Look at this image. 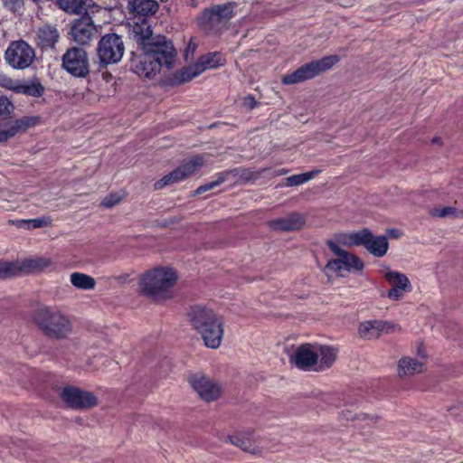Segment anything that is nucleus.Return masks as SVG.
I'll list each match as a JSON object with an SVG mask.
<instances>
[{
    "instance_id": "4468645a",
    "label": "nucleus",
    "mask_w": 463,
    "mask_h": 463,
    "mask_svg": "<svg viewBox=\"0 0 463 463\" xmlns=\"http://www.w3.org/2000/svg\"><path fill=\"white\" fill-rule=\"evenodd\" d=\"M397 325L382 320H370L362 323L359 326V335L366 339L378 338L382 334L393 332Z\"/></svg>"
},
{
    "instance_id": "423d86ee",
    "label": "nucleus",
    "mask_w": 463,
    "mask_h": 463,
    "mask_svg": "<svg viewBox=\"0 0 463 463\" xmlns=\"http://www.w3.org/2000/svg\"><path fill=\"white\" fill-rule=\"evenodd\" d=\"M330 250L336 256L335 259L328 260L326 269L345 277L351 270L360 271L364 269V263L359 257L342 249L334 241L326 242Z\"/></svg>"
},
{
    "instance_id": "ea45409f",
    "label": "nucleus",
    "mask_w": 463,
    "mask_h": 463,
    "mask_svg": "<svg viewBox=\"0 0 463 463\" xmlns=\"http://www.w3.org/2000/svg\"><path fill=\"white\" fill-rule=\"evenodd\" d=\"M120 200L121 197L118 194H110L102 200L101 204L106 208H111L118 204Z\"/></svg>"
},
{
    "instance_id": "37998d69",
    "label": "nucleus",
    "mask_w": 463,
    "mask_h": 463,
    "mask_svg": "<svg viewBox=\"0 0 463 463\" xmlns=\"http://www.w3.org/2000/svg\"><path fill=\"white\" fill-rule=\"evenodd\" d=\"M12 223L14 225H15L17 228L29 230L28 220H24V219L14 220V221H12Z\"/></svg>"
},
{
    "instance_id": "a18cd8bd",
    "label": "nucleus",
    "mask_w": 463,
    "mask_h": 463,
    "mask_svg": "<svg viewBox=\"0 0 463 463\" xmlns=\"http://www.w3.org/2000/svg\"><path fill=\"white\" fill-rule=\"evenodd\" d=\"M246 103L252 109L256 105V101L252 96H248L245 98Z\"/></svg>"
},
{
    "instance_id": "c03bdc74",
    "label": "nucleus",
    "mask_w": 463,
    "mask_h": 463,
    "mask_svg": "<svg viewBox=\"0 0 463 463\" xmlns=\"http://www.w3.org/2000/svg\"><path fill=\"white\" fill-rule=\"evenodd\" d=\"M342 416L343 418H345L346 420H354V418H356V415L353 414L351 411H342Z\"/></svg>"
},
{
    "instance_id": "c85d7f7f",
    "label": "nucleus",
    "mask_w": 463,
    "mask_h": 463,
    "mask_svg": "<svg viewBox=\"0 0 463 463\" xmlns=\"http://www.w3.org/2000/svg\"><path fill=\"white\" fill-rule=\"evenodd\" d=\"M71 283L77 288L90 290L94 288L95 279L84 273L74 272L71 275Z\"/></svg>"
},
{
    "instance_id": "c9c22d12",
    "label": "nucleus",
    "mask_w": 463,
    "mask_h": 463,
    "mask_svg": "<svg viewBox=\"0 0 463 463\" xmlns=\"http://www.w3.org/2000/svg\"><path fill=\"white\" fill-rule=\"evenodd\" d=\"M13 103L5 97H0V120L8 118L14 110Z\"/></svg>"
},
{
    "instance_id": "cd10ccee",
    "label": "nucleus",
    "mask_w": 463,
    "mask_h": 463,
    "mask_svg": "<svg viewBox=\"0 0 463 463\" xmlns=\"http://www.w3.org/2000/svg\"><path fill=\"white\" fill-rule=\"evenodd\" d=\"M363 239V230L351 232V233H339L335 236V243L340 246V244L353 247V246H361Z\"/></svg>"
},
{
    "instance_id": "20e7f679",
    "label": "nucleus",
    "mask_w": 463,
    "mask_h": 463,
    "mask_svg": "<svg viewBox=\"0 0 463 463\" xmlns=\"http://www.w3.org/2000/svg\"><path fill=\"white\" fill-rule=\"evenodd\" d=\"M33 320L50 337L63 338L71 331L69 318L61 312L48 307L37 309Z\"/></svg>"
},
{
    "instance_id": "dca6fc26",
    "label": "nucleus",
    "mask_w": 463,
    "mask_h": 463,
    "mask_svg": "<svg viewBox=\"0 0 463 463\" xmlns=\"http://www.w3.org/2000/svg\"><path fill=\"white\" fill-rule=\"evenodd\" d=\"M96 29L90 16H84L76 20L71 30V36L80 44L90 42Z\"/></svg>"
},
{
    "instance_id": "393cba45",
    "label": "nucleus",
    "mask_w": 463,
    "mask_h": 463,
    "mask_svg": "<svg viewBox=\"0 0 463 463\" xmlns=\"http://www.w3.org/2000/svg\"><path fill=\"white\" fill-rule=\"evenodd\" d=\"M318 357H320L319 362L317 361V367L315 371H323L328 369L332 366L336 359V350L333 347L329 346H320Z\"/></svg>"
},
{
    "instance_id": "473e14b6",
    "label": "nucleus",
    "mask_w": 463,
    "mask_h": 463,
    "mask_svg": "<svg viewBox=\"0 0 463 463\" xmlns=\"http://www.w3.org/2000/svg\"><path fill=\"white\" fill-rule=\"evenodd\" d=\"M320 173V170H312L307 173L294 175L286 179L287 186H296L308 182Z\"/></svg>"
},
{
    "instance_id": "9b49d317",
    "label": "nucleus",
    "mask_w": 463,
    "mask_h": 463,
    "mask_svg": "<svg viewBox=\"0 0 463 463\" xmlns=\"http://www.w3.org/2000/svg\"><path fill=\"white\" fill-rule=\"evenodd\" d=\"M204 165L203 156H194L188 161L183 163L180 166L165 175L161 180L156 182L155 188L161 189L166 185L178 183L195 173Z\"/></svg>"
},
{
    "instance_id": "a878e982",
    "label": "nucleus",
    "mask_w": 463,
    "mask_h": 463,
    "mask_svg": "<svg viewBox=\"0 0 463 463\" xmlns=\"http://www.w3.org/2000/svg\"><path fill=\"white\" fill-rule=\"evenodd\" d=\"M423 370V364L416 359L405 357L399 362V375L411 376L420 373Z\"/></svg>"
},
{
    "instance_id": "a19ab883",
    "label": "nucleus",
    "mask_w": 463,
    "mask_h": 463,
    "mask_svg": "<svg viewBox=\"0 0 463 463\" xmlns=\"http://www.w3.org/2000/svg\"><path fill=\"white\" fill-rule=\"evenodd\" d=\"M408 291H411V289H402L399 288H392L388 291L387 296L389 298H391L392 300H399L403 297L404 292H408Z\"/></svg>"
},
{
    "instance_id": "6e6552de",
    "label": "nucleus",
    "mask_w": 463,
    "mask_h": 463,
    "mask_svg": "<svg viewBox=\"0 0 463 463\" xmlns=\"http://www.w3.org/2000/svg\"><path fill=\"white\" fill-rule=\"evenodd\" d=\"M34 58V50L23 40L12 42L5 52V61L17 70L28 68Z\"/></svg>"
},
{
    "instance_id": "f257e3e1",
    "label": "nucleus",
    "mask_w": 463,
    "mask_h": 463,
    "mask_svg": "<svg viewBox=\"0 0 463 463\" xmlns=\"http://www.w3.org/2000/svg\"><path fill=\"white\" fill-rule=\"evenodd\" d=\"M129 36L137 44L131 52L130 70L141 78L150 79L162 67L171 69L175 63L176 51L165 35L154 34L151 25L146 21L135 23Z\"/></svg>"
},
{
    "instance_id": "49530a36",
    "label": "nucleus",
    "mask_w": 463,
    "mask_h": 463,
    "mask_svg": "<svg viewBox=\"0 0 463 463\" xmlns=\"http://www.w3.org/2000/svg\"><path fill=\"white\" fill-rule=\"evenodd\" d=\"M389 233L394 237V238H398L399 237V231L396 230V229H392V230H389Z\"/></svg>"
},
{
    "instance_id": "a211bd4d",
    "label": "nucleus",
    "mask_w": 463,
    "mask_h": 463,
    "mask_svg": "<svg viewBox=\"0 0 463 463\" xmlns=\"http://www.w3.org/2000/svg\"><path fill=\"white\" fill-rule=\"evenodd\" d=\"M235 3L215 5L204 11V15L210 23L218 24L227 22L234 16Z\"/></svg>"
},
{
    "instance_id": "6ab92c4d",
    "label": "nucleus",
    "mask_w": 463,
    "mask_h": 463,
    "mask_svg": "<svg viewBox=\"0 0 463 463\" xmlns=\"http://www.w3.org/2000/svg\"><path fill=\"white\" fill-rule=\"evenodd\" d=\"M36 35L37 44L42 51L53 49L60 39L59 31L56 27L49 24L40 27Z\"/></svg>"
},
{
    "instance_id": "bb28decb",
    "label": "nucleus",
    "mask_w": 463,
    "mask_h": 463,
    "mask_svg": "<svg viewBox=\"0 0 463 463\" xmlns=\"http://www.w3.org/2000/svg\"><path fill=\"white\" fill-rule=\"evenodd\" d=\"M385 279L392 285V288L411 289L410 280L403 273L390 270L385 273Z\"/></svg>"
},
{
    "instance_id": "2eb2a0df",
    "label": "nucleus",
    "mask_w": 463,
    "mask_h": 463,
    "mask_svg": "<svg viewBox=\"0 0 463 463\" xmlns=\"http://www.w3.org/2000/svg\"><path fill=\"white\" fill-rule=\"evenodd\" d=\"M317 361L318 353L310 344L301 345L295 353V364L302 370H315Z\"/></svg>"
},
{
    "instance_id": "72a5a7b5",
    "label": "nucleus",
    "mask_w": 463,
    "mask_h": 463,
    "mask_svg": "<svg viewBox=\"0 0 463 463\" xmlns=\"http://www.w3.org/2000/svg\"><path fill=\"white\" fill-rule=\"evenodd\" d=\"M229 174H230V172H223V173L218 174L215 180L209 182L203 185L199 186L196 189L195 194H203L207 191H210V190L215 188L216 186L220 185L226 180Z\"/></svg>"
},
{
    "instance_id": "09e8293b",
    "label": "nucleus",
    "mask_w": 463,
    "mask_h": 463,
    "mask_svg": "<svg viewBox=\"0 0 463 463\" xmlns=\"http://www.w3.org/2000/svg\"><path fill=\"white\" fill-rule=\"evenodd\" d=\"M358 419H361V420H365L366 418H368V415L367 414H360L359 416H357Z\"/></svg>"
},
{
    "instance_id": "1a4fd4ad",
    "label": "nucleus",
    "mask_w": 463,
    "mask_h": 463,
    "mask_svg": "<svg viewBox=\"0 0 463 463\" xmlns=\"http://www.w3.org/2000/svg\"><path fill=\"white\" fill-rule=\"evenodd\" d=\"M61 67L74 77L85 78L90 72L86 51L80 47L69 48L62 55Z\"/></svg>"
},
{
    "instance_id": "2f4dec72",
    "label": "nucleus",
    "mask_w": 463,
    "mask_h": 463,
    "mask_svg": "<svg viewBox=\"0 0 463 463\" xmlns=\"http://www.w3.org/2000/svg\"><path fill=\"white\" fill-rule=\"evenodd\" d=\"M200 74H202V69H200L195 62L194 65L187 66L179 71L176 78L179 83H184L192 80Z\"/></svg>"
},
{
    "instance_id": "58836bf2",
    "label": "nucleus",
    "mask_w": 463,
    "mask_h": 463,
    "mask_svg": "<svg viewBox=\"0 0 463 463\" xmlns=\"http://www.w3.org/2000/svg\"><path fill=\"white\" fill-rule=\"evenodd\" d=\"M19 81L14 80L6 76H0V86L11 90L16 93Z\"/></svg>"
},
{
    "instance_id": "ddd939ff",
    "label": "nucleus",
    "mask_w": 463,
    "mask_h": 463,
    "mask_svg": "<svg viewBox=\"0 0 463 463\" xmlns=\"http://www.w3.org/2000/svg\"><path fill=\"white\" fill-rule=\"evenodd\" d=\"M374 257H383L389 243L386 236H374L368 229H363L362 245Z\"/></svg>"
},
{
    "instance_id": "9d476101",
    "label": "nucleus",
    "mask_w": 463,
    "mask_h": 463,
    "mask_svg": "<svg viewBox=\"0 0 463 463\" xmlns=\"http://www.w3.org/2000/svg\"><path fill=\"white\" fill-rule=\"evenodd\" d=\"M61 398L68 407L74 410H87L98 404V398L93 392L74 386L64 387Z\"/></svg>"
},
{
    "instance_id": "c756f323",
    "label": "nucleus",
    "mask_w": 463,
    "mask_h": 463,
    "mask_svg": "<svg viewBox=\"0 0 463 463\" xmlns=\"http://www.w3.org/2000/svg\"><path fill=\"white\" fill-rule=\"evenodd\" d=\"M59 6L70 14H80L89 5L86 0H57Z\"/></svg>"
},
{
    "instance_id": "de8ad7c7",
    "label": "nucleus",
    "mask_w": 463,
    "mask_h": 463,
    "mask_svg": "<svg viewBox=\"0 0 463 463\" xmlns=\"http://www.w3.org/2000/svg\"><path fill=\"white\" fill-rule=\"evenodd\" d=\"M433 144H439L440 138L439 137H434L431 141Z\"/></svg>"
},
{
    "instance_id": "b1692460",
    "label": "nucleus",
    "mask_w": 463,
    "mask_h": 463,
    "mask_svg": "<svg viewBox=\"0 0 463 463\" xmlns=\"http://www.w3.org/2000/svg\"><path fill=\"white\" fill-rule=\"evenodd\" d=\"M198 67L202 69V73L209 69H214L224 65L225 59L222 54L218 52H209L205 55H202L196 61Z\"/></svg>"
},
{
    "instance_id": "4c0bfd02",
    "label": "nucleus",
    "mask_w": 463,
    "mask_h": 463,
    "mask_svg": "<svg viewBox=\"0 0 463 463\" xmlns=\"http://www.w3.org/2000/svg\"><path fill=\"white\" fill-rule=\"evenodd\" d=\"M51 223L52 221L49 217H39L28 220L29 230L48 227Z\"/></svg>"
},
{
    "instance_id": "f8f14e48",
    "label": "nucleus",
    "mask_w": 463,
    "mask_h": 463,
    "mask_svg": "<svg viewBox=\"0 0 463 463\" xmlns=\"http://www.w3.org/2000/svg\"><path fill=\"white\" fill-rule=\"evenodd\" d=\"M189 383L199 396L206 402L217 400L222 393L221 386L203 373L191 375Z\"/></svg>"
},
{
    "instance_id": "412c9836",
    "label": "nucleus",
    "mask_w": 463,
    "mask_h": 463,
    "mask_svg": "<svg viewBox=\"0 0 463 463\" xmlns=\"http://www.w3.org/2000/svg\"><path fill=\"white\" fill-rule=\"evenodd\" d=\"M41 121L39 116H25L6 124L11 137L19 132H24L28 128L37 126Z\"/></svg>"
},
{
    "instance_id": "f704fd0d",
    "label": "nucleus",
    "mask_w": 463,
    "mask_h": 463,
    "mask_svg": "<svg viewBox=\"0 0 463 463\" xmlns=\"http://www.w3.org/2000/svg\"><path fill=\"white\" fill-rule=\"evenodd\" d=\"M430 213L433 217L439 218H446V217H455L458 215V210L455 207L447 206V207H434L430 210Z\"/></svg>"
},
{
    "instance_id": "7c9ffc66",
    "label": "nucleus",
    "mask_w": 463,
    "mask_h": 463,
    "mask_svg": "<svg viewBox=\"0 0 463 463\" xmlns=\"http://www.w3.org/2000/svg\"><path fill=\"white\" fill-rule=\"evenodd\" d=\"M229 439L231 443L239 447L243 451L256 453V448L250 437H246L245 435L242 434H238L229 437Z\"/></svg>"
},
{
    "instance_id": "8fccbe9b",
    "label": "nucleus",
    "mask_w": 463,
    "mask_h": 463,
    "mask_svg": "<svg viewBox=\"0 0 463 463\" xmlns=\"http://www.w3.org/2000/svg\"><path fill=\"white\" fill-rule=\"evenodd\" d=\"M285 173H287V171H281V172L279 173V175H283V174H285Z\"/></svg>"
},
{
    "instance_id": "7ed1b4c3",
    "label": "nucleus",
    "mask_w": 463,
    "mask_h": 463,
    "mask_svg": "<svg viewBox=\"0 0 463 463\" xmlns=\"http://www.w3.org/2000/svg\"><path fill=\"white\" fill-rule=\"evenodd\" d=\"M177 280L173 269L155 268L146 272L140 280L141 291L156 301L172 297V288Z\"/></svg>"
},
{
    "instance_id": "aec40b11",
    "label": "nucleus",
    "mask_w": 463,
    "mask_h": 463,
    "mask_svg": "<svg viewBox=\"0 0 463 463\" xmlns=\"http://www.w3.org/2000/svg\"><path fill=\"white\" fill-rule=\"evenodd\" d=\"M15 267L14 276L20 273H34L43 270L51 266V260L46 258L25 259L21 262H12Z\"/></svg>"
},
{
    "instance_id": "39448f33",
    "label": "nucleus",
    "mask_w": 463,
    "mask_h": 463,
    "mask_svg": "<svg viewBox=\"0 0 463 463\" xmlns=\"http://www.w3.org/2000/svg\"><path fill=\"white\" fill-rule=\"evenodd\" d=\"M339 60V56L337 55H328L319 60L305 63L292 73L285 75L282 78V83L290 85L313 79L320 73L331 69Z\"/></svg>"
},
{
    "instance_id": "5701e85b",
    "label": "nucleus",
    "mask_w": 463,
    "mask_h": 463,
    "mask_svg": "<svg viewBox=\"0 0 463 463\" xmlns=\"http://www.w3.org/2000/svg\"><path fill=\"white\" fill-rule=\"evenodd\" d=\"M44 87L37 78L19 81L16 93L39 98L44 93Z\"/></svg>"
},
{
    "instance_id": "79ce46f5",
    "label": "nucleus",
    "mask_w": 463,
    "mask_h": 463,
    "mask_svg": "<svg viewBox=\"0 0 463 463\" xmlns=\"http://www.w3.org/2000/svg\"><path fill=\"white\" fill-rule=\"evenodd\" d=\"M11 138L6 124L0 126V143L5 142Z\"/></svg>"
},
{
    "instance_id": "e433bc0d",
    "label": "nucleus",
    "mask_w": 463,
    "mask_h": 463,
    "mask_svg": "<svg viewBox=\"0 0 463 463\" xmlns=\"http://www.w3.org/2000/svg\"><path fill=\"white\" fill-rule=\"evenodd\" d=\"M15 267L12 262L0 260V279L14 277Z\"/></svg>"
},
{
    "instance_id": "0eeeda50",
    "label": "nucleus",
    "mask_w": 463,
    "mask_h": 463,
    "mask_svg": "<svg viewBox=\"0 0 463 463\" xmlns=\"http://www.w3.org/2000/svg\"><path fill=\"white\" fill-rule=\"evenodd\" d=\"M124 52L123 39L117 33H107L99 41L97 54L102 65L118 63L122 59Z\"/></svg>"
},
{
    "instance_id": "4be33fe9",
    "label": "nucleus",
    "mask_w": 463,
    "mask_h": 463,
    "mask_svg": "<svg viewBox=\"0 0 463 463\" xmlns=\"http://www.w3.org/2000/svg\"><path fill=\"white\" fill-rule=\"evenodd\" d=\"M128 5L132 12L140 16H149L156 13L158 4L155 0H130Z\"/></svg>"
},
{
    "instance_id": "f3484780",
    "label": "nucleus",
    "mask_w": 463,
    "mask_h": 463,
    "mask_svg": "<svg viewBox=\"0 0 463 463\" xmlns=\"http://www.w3.org/2000/svg\"><path fill=\"white\" fill-rule=\"evenodd\" d=\"M305 224V218L301 213H291L290 214L272 220L269 222V227L274 231L293 232L299 230Z\"/></svg>"
},
{
    "instance_id": "f03ea898",
    "label": "nucleus",
    "mask_w": 463,
    "mask_h": 463,
    "mask_svg": "<svg viewBox=\"0 0 463 463\" xmlns=\"http://www.w3.org/2000/svg\"><path fill=\"white\" fill-rule=\"evenodd\" d=\"M194 329L209 348H218L223 336V324L212 309L201 306L192 307L188 313Z\"/></svg>"
}]
</instances>
